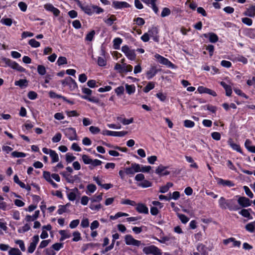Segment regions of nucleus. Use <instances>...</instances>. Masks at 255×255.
<instances>
[{
	"label": "nucleus",
	"instance_id": "f257e3e1",
	"mask_svg": "<svg viewBox=\"0 0 255 255\" xmlns=\"http://www.w3.org/2000/svg\"><path fill=\"white\" fill-rule=\"evenodd\" d=\"M2 60L4 62L6 66L10 67L11 68L15 69L19 72H24L25 69L20 66L18 63L14 61H12L9 59L6 58H2Z\"/></svg>",
	"mask_w": 255,
	"mask_h": 255
},
{
	"label": "nucleus",
	"instance_id": "f03ea898",
	"mask_svg": "<svg viewBox=\"0 0 255 255\" xmlns=\"http://www.w3.org/2000/svg\"><path fill=\"white\" fill-rule=\"evenodd\" d=\"M122 51L125 53L127 58L131 60H134L136 58L134 50L130 49L128 45L123 46Z\"/></svg>",
	"mask_w": 255,
	"mask_h": 255
},
{
	"label": "nucleus",
	"instance_id": "7ed1b4c3",
	"mask_svg": "<svg viewBox=\"0 0 255 255\" xmlns=\"http://www.w3.org/2000/svg\"><path fill=\"white\" fill-rule=\"evenodd\" d=\"M125 241L127 245L139 247L142 245L140 241L134 239L131 235H127L125 237Z\"/></svg>",
	"mask_w": 255,
	"mask_h": 255
},
{
	"label": "nucleus",
	"instance_id": "20e7f679",
	"mask_svg": "<svg viewBox=\"0 0 255 255\" xmlns=\"http://www.w3.org/2000/svg\"><path fill=\"white\" fill-rule=\"evenodd\" d=\"M154 57L160 63L165 65L168 67H173L174 65L170 61L159 54H156Z\"/></svg>",
	"mask_w": 255,
	"mask_h": 255
},
{
	"label": "nucleus",
	"instance_id": "39448f33",
	"mask_svg": "<svg viewBox=\"0 0 255 255\" xmlns=\"http://www.w3.org/2000/svg\"><path fill=\"white\" fill-rule=\"evenodd\" d=\"M65 135L70 140H77L76 130L74 128H68L65 130Z\"/></svg>",
	"mask_w": 255,
	"mask_h": 255
},
{
	"label": "nucleus",
	"instance_id": "423d86ee",
	"mask_svg": "<svg viewBox=\"0 0 255 255\" xmlns=\"http://www.w3.org/2000/svg\"><path fill=\"white\" fill-rule=\"evenodd\" d=\"M236 197H238V202L242 207H247L251 205L252 201L248 198L239 196H236Z\"/></svg>",
	"mask_w": 255,
	"mask_h": 255
},
{
	"label": "nucleus",
	"instance_id": "0eeeda50",
	"mask_svg": "<svg viewBox=\"0 0 255 255\" xmlns=\"http://www.w3.org/2000/svg\"><path fill=\"white\" fill-rule=\"evenodd\" d=\"M149 36L152 37L153 40L158 42L159 41V36L158 35V30L156 27H152L147 32Z\"/></svg>",
	"mask_w": 255,
	"mask_h": 255
},
{
	"label": "nucleus",
	"instance_id": "6e6552de",
	"mask_svg": "<svg viewBox=\"0 0 255 255\" xmlns=\"http://www.w3.org/2000/svg\"><path fill=\"white\" fill-rule=\"evenodd\" d=\"M166 168H167V167L160 164L156 169L155 172L157 174L160 176L167 175L170 174V172L166 170L165 169Z\"/></svg>",
	"mask_w": 255,
	"mask_h": 255
},
{
	"label": "nucleus",
	"instance_id": "1a4fd4ad",
	"mask_svg": "<svg viewBox=\"0 0 255 255\" xmlns=\"http://www.w3.org/2000/svg\"><path fill=\"white\" fill-rule=\"evenodd\" d=\"M198 91L200 93H207L209 95H211L214 97L217 96L216 92L210 89L204 87L203 86H199L197 89Z\"/></svg>",
	"mask_w": 255,
	"mask_h": 255
},
{
	"label": "nucleus",
	"instance_id": "9d476101",
	"mask_svg": "<svg viewBox=\"0 0 255 255\" xmlns=\"http://www.w3.org/2000/svg\"><path fill=\"white\" fill-rule=\"evenodd\" d=\"M44 8L48 10L53 12L54 15L58 16L60 13V11L57 8L54 7V6L50 3L46 4L44 5Z\"/></svg>",
	"mask_w": 255,
	"mask_h": 255
},
{
	"label": "nucleus",
	"instance_id": "9b49d317",
	"mask_svg": "<svg viewBox=\"0 0 255 255\" xmlns=\"http://www.w3.org/2000/svg\"><path fill=\"white\" fill-rule=\"evenodd\" d=\"M113 5L117 9L129 7V4L125 1H114Z\"/></svg>",
	"mask_w": 255,
	"mask_h": 255
},
{
	"label": "nucleus",
	"instance_id": "f8f14e48",
	"mask_svg": "<svg viewBox=\"0 0 255 255\" xmlns=\"http://www.w3.org/2000/svg\"><path fill=\"white\" fill-rule=\"evenodd\" d=\"M136 210L139 213L145 214L148 213V208L142 203H138L136 206Z\"/></svg>",
	"mask_w": 255,
	"mask_h": 255
},
{
	"label": "nucleus",
	"instance_id": "ddd939ff",
	"mask_svg": "<svg viewBox=\"0 0 255 255\" xmlns=\"http://www.w3.org/2000/svg\"><path fill=\"white\" fill-rule=\"evenodd\" d=\"M203 35L206 38H209L210 42L212 43H215L218 41L219 39L217 34L213 32L205 33Z\"/></svg>",
	"mask_w": 255,
	"mask_h": 255
},
{
	"label": "nucleus",
	"instance_id": "4468645a",
	"mask_svg": "<svg viewBox=\"0 0 255 255\" xmlns=\"http://www.w3.org/2000/svg\"><path fill=\"white\" fill-rule=\"evenodd\" d=\"M217 183L219 185H223V186L232 187L235 185L234 183L230 180H226L221 178H218Z\"/></svg>",
	"mask_w": 255,
	"mask_h": 255
},
{
	"label": "nucleus",
	"instance_id": "2eb2a0df",
	"mask_svg": "<svg viewBox=\"0 0 255 255\" xmlns=\"http://www.w3.org/2000/svg\"><path fill=\"white\" fill-rule=\"evenodd\" d=\"M244 14L246 16L253 17L255 16V6L251 5L248 8Z\"/></svg>",
	"mask_w": 255,
	"mask_h": 255
},
{
	"label": "nucleus",
	"instance_id": "dca6fc26",
	"mask_svg": "<svg viewBox=\"0 0 255 255\" xmlns=\"http://www.w3.org/2000/svg\"><path fill=\"white\" fill-rule=\"evenodd\" d=\"M229 200H226L224 197H221L219 200V205L220 207L223 210L228 208Z\"/></svg>",
	"mask_w": 255,
	"mask_h": 255
},
{
	"label": "nucleus",
	"instance_id": "f3484780",
	"mask_svg": "<svg viewBox=\"0 0 255 255\" xmlns=\"http://www.w3.org/2000/svg\"><path fill=\"white\" fill-rule=\"evenodd\" d=\"M228 209L230 211H237L240 209V207L237 205L233 199L229 200Z\"/></svg>",
	"mask_w": 255,
	"mask_h": 255
},
{
	"label": "nucleus",
	"instance_id": "a211bd4d",
	"mask_svg": "<svg viewBox=\"0 0 255 255\" xmlns=\"http://www.w3.org/2000/svg\"><path fill=\"white\" fill-rule=\"evenodd\" d=\"M158 70L156 67L152 66L150 69L147 71L146 76L148 79H150L153 77L155 74L157 73Z\"/></svg>",
	"mask_w": 255,
	"mask_h": 255
},
{
	"label": "nucleus",
	"instance_id": "6ab92c4d",
	"mask_svg": "<svg viewBox=\"0 0 255 255\" xmlns=\"http://www.w3.org/2000/svg\"><path fill=\"white\" fill-rule=\"evenodd\" d=\"M49 155L52 159V160H51L52 163L57 162L59 161V159L58 155L54 150L50 149Z\"/></svg>",
	"mask_w": 255,
	"mask_h": 255
},
{
	"label": "nucleus",
	"instance_id": "aec40b11",
	"mask_svg": "<svg viewBox=\"0 0 255 255\" xmlns=\"http://www.w3.org/2000/svg\"><path fill=\"white\" fill-rule=\"evenodd\" d=\"M228 144L231 146V147L235 150L238 152L242 153V150L239 145L233 142V140L230 138L228 141Z\"/></svg>",
	"mask_w": 255,
	"mask_h": 255
},
{
	"label": "nucleus",
	"instance_id": "412c9836",
	"mask_svg": "<svg viewBox=\"0 0 255 255\" xmlns=\"http://www.w3.org/2000/svg\"><path fill=\"white\" fill-rule=\"evenodd\" d=\"M220 84L224 87L225 90H226V94L227 96H230L232 93V90L231 87L227 85L224 82H221Z\"/></svg>",
	"mask_w": 255,
	"mask_h": 255
},
{
	"label": "nucleus",
	"instance_id": "4be33fe9",
	"mask_svg": "<svg viewBox=\"0 0 255 255\" xmlns=\"http://www.w3.org/2000/svg\"><path fill=\"white\" fill-rule=\"evenodd\" d=\"M127 93L128 95H131L135 92V87L133 85H128V84L125 85Z\"/></svg>",
	"mask_w": 255,
	"mask_h": 255
},
{
	"label": "nucleus",
	"instance_id": "5701e85b",
	"mask_svg": "<svg viewBox=\"0 0 255 255\" xmlns=\"http://www.w3.org/2000/svg\"><path fill=\"white\" fill-rule=\"evenodd\" d=\"M117 20L114 15H111L109 17L104 19V22L108 25H112L114 22Z\"/></svg>",
	"mask_w": 255,
	"mask_h": 255
},
{
	"label": "nucleus",
	"instance_id": "b1692460",
	"mask_svg": "<svg viewBox=\"0 0 255 255\" xmlns=\"http://www.w3.org/2000/svg\"><path fill=\"white\" fill-rule=\"evenodd\" d=\"M59 234L61 236L60 239V241H62L66 239L69 238L71 237V235L65 230H60L59 231Z\"/></svg>",
	"mask_w": 255,
	"mask_h": 255
},
{
	"label": "nucleus",
	"instance_id": "393cba45",
	"mask_svg": "<svg viewBox=\"0 0 255 255\" xmlns=\"http://www.w3.org/2000/svg\"><path fill=\"white\" fill-rule=\"evenodd\" d=\"M103 193H101L100 195L98 196H94L92 198L90 199L91 201V203H95L98 202L99 203L103 199Z\"/></svg>",
	"mask_w": 255,
	"mask_h": 255
},
{
	"label": "nucleus",
	"instance_id": "a878e982",
	"mask_svg": "<svg viewBox=\"0 0 255 255\" xmlns=\"http://www.w3.org/2000/svg\"><path fill=\"white\" fill-rule=\"evenodd\" d=\"M155 247V246L151 245L150 246L144 247L143 249V252L147 255L152 254Z\"/></svg>",
	"mask_w": 255,
	"mask_h": 255
},
{
	"label": "nucleus",
	"instance_id": "bb28decb",
	"mask_svg": "<svg viewBox=\"0 0 255 255\" xmlns=\"http://www.w3.org/2000/svg\"><path fill=\"white\" fill-rule=\"evenodd\" d=\"M15 85L18 86L21 88H22L24 86H26L27 84V81L25 79H20L18 81H15Z\"/></svg>",
	"mask_w": 255,
	"mask_h": 255
},
{
	"label": "nucleus",
	"instance_id": "cd10ccee",
	"mask_svg": "<svg viewBox=\"0 0 255 255\" xmlns=\"http://www.w3.org/2000/svg\"><path fill=\"white\" fill-rule=\"evenodd\" d=\"M114 47L115 49H119L120 46L122 42V39L120 38H116L114 41Z\"/></svg>",
	"mask_w": 255,
	"mask_h": 255
},
{
	"label": "nucleus",
	"instance_id": "c85d7f7f",
	"mask_svg": "<svg viewBox=\"0 0 255 255\" xmlns=\"http://www.w3.org/2000/svg\"><path fill=\"white\" fill-rule=\"evenodd\" d=\"M81 97L82 99L87 100L89 101V102H91L92 103H98L99 102V100L95 97H89L88 96H82Z\"/></svg>",
	"mask_w": 255,
	"mask_h": 255
},
{
	"label": "nucleus",
	"instance_id": "c756f323",
	"mask_svg": "<svg viewBox=\"0 0 255 255\" xmlns=\"http://www.w3.org/2000/svg\"><path fill=\"white\" fill-rule=\"evenodd\" d=\"M152 183L146 180H143L141 183L138 184V186L143 188H147L151 186Z\"/></svg>",
	"mask_w": 255,
	"mask_h": 255
},
{
	"label": "nucleus",
	"instance_id": "7c9ffc66",
	"mask_svg": "<svg viewBox=\"0 0 255 255\" xmlns=\"http://www.w3.org/2000/svg\"><path fill=\"white\" fill-rule=\"evenodd\" d=\"M9 255H22L21 252L18 249L11 248L8 252Z\"/></svg>",
	"mask_w": 255,
	"mask_h": 255
},
{
	"label": "nucleus",
	"instance_id": "2f4dec72",
	"mask_svg": "<svg viewBox=\"0 0 255 255\" xmlns=\"http://www.w3.org/2000/svg\"><path fill=\"white\" fill-rule=\"evenodd\" d=\"M89 207L92 210L99 211L100 209H101L102 205L100 203L95 204V203H91Z\"/></svg>",
	"mask_w": 255,
	"mask_h": 255
},
{
	"label": "nucleus",
	"instance_id": "473e14b6",
	"mask_svg": "<svg viewBox=\"0 0 255 255\" xmlns=\"http://www.w3.org/2000/svg\"><path fill=\"white\" fill-rule=\"evenodd\" d=\"M241 215H242L243 217L246 218H248L249 219H252V217L251 216L249 210L247 209H242L239 213Z\"/></svg>",
	"mask_w": 255,
	"mask_h": 255
},
{
	"label": "nucleus",
	"instance_id": "72a5a7b5",
	"mask_svg": "<svg viewBox=\"0 0 255 255\" xmlns=\"http://www.w3.org/2000/svg\"><path fill=\"white\" fill-rule=\"evenodd\" d=\"M154 88V84L153 82H149L147 85L144 88L143 91L145 93H148L149 91Z\"/></svg>",
	"mask_w": 255,
	"mask_h": 255
},
{
	"label": "nucleus",
	"instance_id": "f704fd0d",
	"mask_svg": "<svg viewBox=\"0 0 255 255\" xmlns=\"http://www.w3.org/2000/svg\"><path fill=\"white\" fill-rule=\"evenodd\" d=\"M73 236L74 238L72 239V241L78 242L81 240V234L78 231L73 232Z\"/></svg>",
	"mask_w": 255,
	"mask_h": 255
},
{
	"label": "nucleus",
	"instance_id": "c9c22d12",
	"mask_svg": "<svg viewBox=\"0 0 255 255\" xmlns=\"http://www.w3.org/2000/svg\"><path fill=\"white\" fill-rule=\"evenodd\" d=\"M69 88L70 90L73 91L77 88V85L75 81L71 78V81L68 84Z\"/></svg>",
	"mask_w": 255,
	"mask_h": 255
},
{
	"label": "nucleus",
	"instance_id": "e433bc0d",
	"mask_svg": "<svg viewBox=\"0 0 255 255\" xmlns=\"http://www.w3.org/2000/svg\"><path fill=\"white\" fill-rule=\"evenodd\" d=\"M28 44L32 47L37 48L40 46V43L34 39L29 40Z\"/></svg>",
	"mask_w": 255,
	"mask_h": 255
},
{
	"label": "nucleus",
	"instance_id": "4c0bfd02",
	"mask_svg": "<svg viewBox=\"0 0 255 255\" xmlns=\"http://www.w3.org/2000/svg\"><path fill=\"white\" fill-rule=\"evenodd\" d=\"M255 222H252L248 224L246 226V229L250 232L253 233L255 231Z\"/></svg>",
	"mask_w": 255,
	"mask_h": 255
},
{
	"label": "nucleus",
	"instance_id": "58836bf2",
	"mask_svg": "<svg viewBox=\"0 0 255 255\" xmlns=\"http://www.w3.org/2000/svg\"><path fill=\"white\" fill-rule=\"evenodd\" d=\"M97 63L99 66L103 67L106 65L107 61L104 57H99Z\"/></svg>",
	"mask_w": 255,
	"mask_h": 255
},
{
	"label": "nucleus",
	"instance_id": "ea45409f",
	"mask_svg": "<svg viewBox=\"0 0 255 255\" xmlns=\"http://www.w3.org/2000/svg\"><path fill=\"white\" fill-rule=\"evenodd\" d=\"M57 63L59 66H61L63 64H66L67 63L66 58L63 56L59 57L57 61Z\"/></svg>",
	"mask_w": 255,
	"mask_h": 255
},
{
	"label": "nucleus",
	"instance_id": "a19ab883",
	"mask_svg": "<svg viewBox=\"0 0 255 255\" xmlns=\"http://www.w3.org/2000/svg\"><path fill=\"white\" fill-rule=\"evenodd\" d=\"M184 126L186 128H191L195 126V123L192 121L186 120L184 121Z\"/></svg>",
	"mask_w": 255,
	"mask_h": 255
},
{
	"label": "nucleus",
	"instance_id": "79ce46f5",
	"mask_svg": "<svg viewBox=\"0 0 255 255\" xmlns=\"http://www.w3.org/2000/svg\"><path fill=\"white\" fill-rule=\"evenodd\" d=\"M11 155L14 157H24L26 156V154L23 152L14 151L11 153Z\"/></svg>",
	"mask_w": 255,
	"mask_h": 255
},
{
	"label": "nucleus",
	"instance_id": "37998d69",
	"mask_svg": "<svg viewBox=\"0 0 255 255\" xmlns=\"http://www.w3.org/2000/svg\"><path fill=\"white\" fill-rule=\"evenodd\" d=\"M0 21L2 24L9 26H10L12 23V19L9 18H3L1 19Z\"/></svg>",
	"mask_w": 255,
	"mask_h": 255
},
{
	"label": "nucleus",
	"instance_id": "c03bdc74",
	"mask_svg": "<svg viewBox=\"0 0 255 255\" xmlns=\"http://www.w3.org/2000/svg\"><path fill=\"white\" fill-rule=\"evenodd\" d=\"M37 72L41 75H45L46 72L45 67L43 65H38L37 66Z\"/></svg>",
	"mask_w": 255,
	"mask_h": 255
},
{
	"label": "nucleus",
	"instance_id": "a18cd8bd",
	"mask_svg": "<svg viewBox=\"0 0 255 255\" xmlns=\"http://www.w3.org/2000/svg\"><path fill=\"white\" fill-rule=\"evenodd\" d=\"M178 217L179 218V219L181 220L182 223L183 224H185V223H187L189 220V219L184 214H178Z\"/></svg>",
	"mask_w": 255,
	"mask_h": 255
},
{
	"label": "nucleus",
	"instance_id": "49530a36",
	"mask_svg": "<svg viewBox=\"0 0 255 255\" xmlns=\"http://www.w3.org/2000/svg\"><path fill=\"white\" fill-rule=\"evenodd\" d=\"M171 13V11L169 8L167 7H164L163 8L161 13V16L162 17L168 16Z\"/></svg>",
	"mask_w": 255,
	"mask_h": 255
},
{
	"label": "nucleus",
	"instance_id": "de8ad7c7",
	"mask_svg": "<svg viewBox=\"0 0 255 255\" xmlns=\"http://www.w3.org/2000/svg\"><path fill=\"white\" fill-rule=\"evenodd\" d=\"M82 160L85 164H91L92 161V159H91L88 155L84 154L82 155Z\"/></svg>",
	"mask_w": 255,
	"mask_h": 255
},
{
	"label": "nucleus",
	"instance_id": "09e8293b",
	"mask_svg": "<svg viewBox=\"0 0 255 255\" xmlns=\"http://www.w3.org/2000/svg\"><path fill=\"white\" fill-rule=\"evenodd\" d=\"M49 95L51 98H58L60 99L62 98L64 100H65V98L62 96L57 95L56 93L53 91H50L49 93Z\"/></svg>",
	"mask_w": 255,
	"mask_h": 255
},
{
	"label": "nucleus",
	"instance_id": "8fccbe9b",
	"mask_svg": "<svg viewBox=\"0 0 255 255\" xmlns=\"http://www.w3.org/2000/svg\"><path fill=\"white\" fill-rule=\"evenodd\" d=\"M81 8L85 11V13L91 15L93 13L92 6L91 7L86 6H82Z\"/></svg>",
	"mask_w": 255,
	"mask_h": 255
},
{
	"label": "nucleus",
	"instance_id": "3c124183",
	"mask_svg": "<svg viewBox=\"0 0 255 255\" xmlns=\"http://www.w3.org/2000/svg\"><path fill=\"white\" fill-rule=\"evenodd\" d=\"M30 229V226L28 224H26L21 229L18 230V232L20 233H25Z\"/></svg>",
	"mask_w": 255,
	"mask_h": 255
},
{
	"label": "nucleus",
	"instance_id": "603ef678",
	"mask_svg": "<svg viewBox=\"0 0 255 255\" xmlns=\"http://www.w3.org/2000/svg\"><path fill=\"white\" fill-rule=\"evenodd\" d=\"M15 243L17 245H19V248L22 252H24L25 251V247L24 246V244L23 241L20 240H18L15 241Z\"/></svg>",
	"mask_w": 255,
	"mask_h": 255
},
{
	"label": "nucleus",
	"instance_id": "864d4df0",
	"mask_svg": "<svg viewBox=\"0 0 255 255\" xmlns=\"http://www.w3.org/2000/svg\"><path fill=\"white\" fill-rule=\"evenodd\" d=\"M76 159V157L71 154L68 153L66 155V160L67 162L70 163Z\"/></svg>",
	"mask_w": 255,
	"mask_h": 255
},
{
	"label": "nucleus",
	"instance_id": "5fc2aeb1",
	"mask_svg": "<svg viewBox=\"0 0 255 255\" xmlns=\"http://www.w3.org/2000/svg\"><path fill=\"white\" fill-rule=\"evenodd\" d=\"M121 204L125 205H130L131 206H134L136 204L134 201L129 199L123 200L121 201Z\"/></svg>",
	"mask_w": 255,
	"mask_h": 255
},
{
	"label": "nucleus",
	"instance_id": "6e6d98bb",
	"mask_svg": "<svg viewBox=\"0 0 255 255\" xmlns=\"http://www.w3.org/2000/svg\"><path fill=\"white\" fill-rule=\"evenodd\" d=\"M90 132L93 134H97L100 132V129L97 127L91 126L89 128Z\"/></svg>",
	"mask_w": 255,
	"mask_h": 255
},
{
	"label": "nucleus",
	"instance_id": "4d7b16f0",
	"mask_svg": "<svg viewBox=\"0 0 255 255\" xmlns=\"http://www.w3.org/2000/svg\"><path fill=\"white\" fill-rule=\"evenodd\" d=\"M235 59H236V60L239 61V62H241L244 64H246L248 62L247 59L246 57H245L243 56H241V55L238 56L237 57H236L235 58Z\"/></svg>",
	"mask_w": 255,
	"mask_h": 255
},
{
	"label": "nucleus",
	"instance_id": "13d9d810",
	"mask_svg": "<svg viewBox=\"0 0 255 255\" xmlns=\"http://www.w3.org/2000/svg\"><path fill=\"white\" fill-rule=\"evenodd\" d=\"M131 167L133 169V171H134V173L141 171V168L138 164L135 163H132Z\"/></svg>",
	"mask_w": 255,
	"mask_h": 255
},
{
	"label": "nucleus",
	"instance_id": "bf43d9fd",
	"mask_svg": "<svg viewBox=\"0 0 255 255\" xmlns=\"http://www.w3.org/2000/svg\"><path fill=\"white\" fill-rule=\"evenodd\" d=\"M61 134L60 133H56L52 138V140L53 142H58L61 139Z\"/></svg>",
	"mask_w": 255,
	"mask_h": 255
},
{
	"label": "nucleus",
	"instance_id": "052dcab7",
	"mask_svg": "<svg viewBox=\"0 0 255 255\" xmlns=\"http://www.w3.org/2000/svg\"><path fill=\"white\" fill-rule=\"evenodd\" d=\"M63 243H55L52 246V248L55 251H59L61 248H63Z\"/></svg>",
	"mask_w": 255,
	"mask_h": 255
},
{
	"label": "nucleus",
	"instance_id": "680f3d73",
	"mask_svg": "<svg viewBox=\"0 0 255 255\" xmlns=\"http://www.w3.org/2000/svg\"><path fill=\"white\" fill-rule=\"evenodd\" d=\"M95 34L94 30L91 31L90 32L88 33L86 36V40L89 41H91L94 37Z\"/></svg>",
	"mask_w": 255,
	"mask_h": 255
},
{
	"label": "nucleus",
	"instance_id": "e2e57ef3",
	"mask_svg": "<svg viewBox=\"0 0 255 255\" xmlns=\"http://www.w3.org/2000/svg\"><path fill=\"white\" fill-rule=\"evenodd\" d=\"M27 97L30 100H34L36 99L37 94L34 91H30L27 94Z\"/></svg>",
	"mask_w": 255,
	"mask_h": 255
},
{
	"label": "nucleus",
	"instance_id": "0e129e2a",
	"mask_svg": "<svg viewBox=\"0 0 255 255\" xmlns=\"http://www.w3.org/2000/svg\"><path fill=\"white\" fill-rule=\"evenodd\" d=\"M156 97L162 102H164L166 99V95L162 93H158L156 94Z\"/></svg>",
	"mask_w": 255,
	"mask_h": 255
},
{
	"label": "nucleus",
	"instance_id": "69168bd1",
	"mask_svg": "<svg viewBox=\"0 0 255 255\" xmlns=\"http://www.w3.org/2000/svg\"><path fill=\"white\" fill-rule=\"evenodd\" d=\"M68 198L70 201H74L76 198V193L74 191H72L68 193Z\"/></svg>",
	"mask_w": 255,
	"mask_h": 255
},
{
	"label": "nucleus",
	"instance_id": "338daca9",
	"mask_svg": "<svg viewBox=\"0 0 255 255\" xmlns=\"http://www.w3.org/2000/svg\"><path fill=\"white\" fill-rule=\"evenodd\" d=\"M50 240L42 241L40 243V244L38 247V248L39 249H43V248L47 247L48 246V245L49 244V243H50Z\"/></svg>",
	"mask_w": 255,
	"mask_h": 255
},
{
	"label": "nucleus",
	"instance_id": "774afa93",
	"mask_svg": "<svg viewBox=\"0 0 255 255\" xmlns=\"http://www.w3.org/2000/svg\"><path fill=\"white\" fill-rule=\"evenodd\" d=\"M125 173L126 174L132 176L134 174V171H133L132 167L130 166V167H127L125 169Z\"/></svg>",
	"mask_w": 255,
	"mask_h": 255
}]
</instances>
